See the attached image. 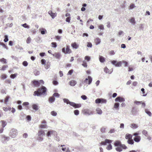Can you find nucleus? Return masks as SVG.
I'll return each instance as SVG.
<instances>
[{"label":"nucleus","mask_w":152,"mask_h":152,"mask_svg":"<svg viewBox=\"0 0 152 152\" xmlns=\"http://www.w3.org/2000/svg\"><path fill=\"white\" fill-rule=\"evenodd\" d=\"M114 146L116 147V150L118 152H121L123 149H126L127 148V146L124 144H121V142L119 140H116L114 142Z\"/></svg>","instance_id":"obj_1"},{"label":"nucleus","mask_w":152,"mask_h":152,"mask_svg":"<svg viewBox=\"0 0 152 152\" xmlns=\"http://www.w3.org/2000/svg\"><path fill=\"white\" fill-rule=\"evenodd\" d=\"M47 89L44 86H42L41 87L38 88L37 91L34 92L33 95L35 96H40L46 94Z\"/></svg>","instance_id":"obj_2"},{"label":"nucleus","mask_w":152,"mask_h":152,"mask_svg":"<svg viewBox=\"0 0 152 152\" xmlns=\"http://www.w3.org/2000/svg\"><path fill=\"white\" fill-rule=\"evenodd\" d=\"M111 63L115 66V67H120L121 66L122 63L124 64V67H126L128 66V62L124 60L122 61L118 62L116 60H114L110 61Z\"/></svg>","instance_id":"obj_3"},{"label":"nucleus","mask_w":152,"mask_h":152,"mask_svg":"<svg viewBox=\"0 0 152 152\" xmlns=\"http://www.w3.org/2000/svg\"><path fill=\"white\" fill-rule=\"evenodd\" d=\"M63 100L64 103H66L67 104H69L70 105L72 106L75 108H79L81 106V104H76L75 102H70L67 99H63Z\"/></svg>","instance_id":"obj_4"},{"label":"nucleus","mask_w":152,"mask_h":152,"mask_svg":"<svg viewBox=\"0 0 152 152\" xmlns=\"http://www.w3.org/2000/svg\"><path fill=\"white\" fill-rule=\"evenodd\" d=\"M17 135V132L16 129H12L10 131L9 135L12 138L15 137Z\"/></svg>","instance_id":"obj_5"},{"label":"nucleus","mask_w":152,"mask_h":152,"mask_svg":"<svg viewBox=\"0 0 152 152\" xmlns=\"http://www.w3.org/2000/svg\"><path fill=\"white\" fill-rule=\"evenodd\" d=\"M62 52L65 54H69L71 53L72 51L70 49L69 46L67 45L66 49L65 48H62Z\"/></svg>","instance_id":"obj_6"},{"label":"nucleus","mask_w":152,"mask_h":152,"mask_svg":"<svg viewBox=\"0 0 152 152\" xmlns=\"http://www.w3.org/2000/svg\"><path fill=\"white\" fill-rule=\"evenodd\" d=\"M106 100L103 98H98L95 100V103L96 104L106 103Z\"/></svg>","instance_id":"obj_7"},{"label":"nucleus","mask_w":152,"mask_h":152,"mask_svg":"<svg viewBox=\"0 0 152 152\" xmlns=\"http://www.w3.org/2000/svg\"><path fill=\"white\" fill-rule=\"evenodd\" d=\"M57 135V132L53 130H50L48 131L47 134V136L48 137H50L51 135L55 136Z\"/></svg>","instance_id":"obj_8"},{"label":"nucleus","mask_w":152,"mask_h":152,"mask_svg":"<svg viewBox=\"0 0 152 152\" xmlns=\"http://www.w3.org/2000/svg\"><path fill=\"white\" fill-rule=\"evenodd\" d=\"M92 78L90 76H88V78H86L84 81L85 83L88 84L89 85L90 84L92 81Z\"/></svg>","instance_id":"obj_9"},{"label":"nucleus","mask_w":152,"mask_h":152,"mask_svg":"<svg viewBox=\"0 0 152 152\" xmlns=\"http://www.w3.org/2000/svg\"><path fill=\"white\" fill-rule=\"evenodd\" d=\"M112 141L111 140L106 139L104 141L101 142L100 144L101 145H107V144H108V143H112Z\"/></svg>","instance_id":"obj_10"},{"label":"nucleus","mask_w":152,"mask_h":152,"mask_svg":"<svg viewBox=\"0 0 152 152\" xmlns=\"http://www.w3.org/2000/svg\"><path fill=\"white\" fill-rule=\"evenodd\" d=\"M52 55L58 59H60L61 57V55L59 53H55L54 54H52Z\"/></svg>","instance_id":"obj_11"},{"label":"nucleus","mask_w":152,"mask_h":152,"mask_svg":"<svg viewBox=\"0 0 152 152\" xmlns=\"http://www.w3.org/2000/svg\"><path fill=\"white\" fill-rule=\"evenodd\" d=\"M115 102H124L125 100L124 98L121 97V96H118L115 99Z\"/></svg>","instance_id":"obj_12"},{"label":"nucleus","mask_w":152,"mask_h":152,"mask_svg":"<svg viewBox=\"0 0 152 152\" xmlns=\"http://www.w3.org/2000/svg\"><path fill=\"white\" fill-rule=\"evenodd\" d=\"M83 113L85 115H92L93 114L92 112L90 110L88 109L84 110Z\"/></svg>","instance_id":"obj_13"},{"label":"nucleus","mask_w":152,"mask_h":152,"mask_svg":"<svg viewBox=\"0 0 152 152\" xmlns=\"http://www.w3.org/2000/svg\"><path fill=\"white\" fill-rule=\"evenodd\" d=\"M48 13L50 15L53 19L57 15L56 13H53L52 12V11L51 10L49 11Z\"/></svg>","instance_id":"obj_14"},{"label":"nucleus","mask_w":152,"mask_h":152,"mask_svg":"<svg viewBox=\"0 0 152 152\" xmlns=\"http://www.w3.org/2000/svg\"><path fill=\"white\" fill-rule=\"evenodd\" d=\"M37 135L38 136L42 137L45 135V133L44 131L41 129L38 131Z\"/></svg>","instance_id":"obj_15"},{"label":"nucleus","mask_w":152,"mask_h":152,"mask_svg":"<svg viewBox=\"0 0 152 152\" xmlns=\"http://www.w3.org/2000/svg\"><path fill=\"white\" fill-rule=\"evenodd\" d=\"M32 82L35 87H38L39 86V82L38 80H34Z\"/></svg>","instance_id":"obj_16"},{"label":"nucleus","mask_w":152,"mask_h":152,"mask_svg":"<svg viewBox=\"0 0 152 152\" xmlns=\"http://www.w3.org/2000/svg\"><path fill=\"white\" fill-rule=\"evenodd\" d=\"M55 100V98L53 96H52L49 97L48 99V101L50 103H53L54 102Z\"/></svg>","instance_id":"obj_17"},{"label":"nucleus","mask_w":152,"mask_h":152,"mask_svg":"<svg viewBox=\"0 0 152 152\" xmlns=\"http://www.w3.org/2000/svg\"><path fill=\"white\" fill-rule=\"evenodd\" d=\"M141 140V137L140 136L135 137L134 138V140L136 142H139Z\"/></svg>","instance_id":"obj_18"},{"label":"nucleus","mask_w":152,"mask_h":152,"mask_svg":"<svg viewBox=\"0 0 152 152\" xmlns=\"http://www.w3.org/2000/svg\"><path fill=\"white\" fill-rule=\"evenodd\" d=\"M33 109L35 111H37L38 110V107L37 104H33L32 106Z\"/></svg>","instance_id":"obj_19"},{"label":"nucleus","mask_w":152,"mask_h":152,"mask_svg":"<svg viewBox=\"0 0 152 152\" xmlns=\"http://www.w3.org/2000/svg\"><path fill=\"white\" fill-rule=\"evenodd\" d=\"M39 31L41 32L42 34L43 35L47 32L46 30L44 28H41L40 29Z\"/></svg>","instance_id":"obj_20"},{"label":"nucleus","mask_w":152,"mask_h":152,"mask_svg":"<svg viewBox=\"0 0 152 152\" xmlns=\"http://www.w3.org/2000/svg\"><path fill=\"white\" fill-rule=\"evenodd\" d=\"M129 22L133 25H134L135 24L136 22L134 18H132L129 20Z\"/></svg>","instance_id":"obj_21"},{"label":"nucleus","mask_w":152,"mask_h":152,"mask_svg":"<svg viewBox=\"0 0 152 152\" xmlns=\"http://www.w3.org/2000/svg\"><path fill=\"white\" fill-rule=\"evenodd\" d=\"M145 112L148 115L151 117L152 115L151 112L147 109H145Z\"/></svg>","instance_id":"obj_22"},{"label":"nucleus","mask_w":152,"mask_h":152,"mask_svg":"<svg viewBox=\"0 0 152 152\" xmlns=\"http://www.w3.org/2000/svg\"><path fill=\"white\" fill-rule=\"evenodd\" d=\"M136 112H137L136 108L134 107H133L132 108V110H131V113H132V114L134 115L136 113Z\"/></svg>","instance_id":"obj_23"},{"label":"nucleus","mask_w":152,"mask_h":152,"mask_svg":"<svg viewBox=\"0 0 152 152\" xmlns=\"http://www.w3.org/2000/svg\"><path fill=\"white\" fill-rule=\"evenodd\" d=\"M71 46L73 48L76 49L78 48V45L75 42L71 44Z\"/></svg>","instance_id":"obj_24"},{"label":"nucleus","mask_w":152,"mask_h":152,"mask_svg":"<svg viewBox=\"0 0 152 152\" xmlns=\"http://www.w3.org/2000/svg\"><path fill=\"white\" fill-rule=\"evenodd\" d=\"M77 82L76 81L74 80H72L69 82V84L72 86H75Z\"/></svg>","instance_id":"obj_25"},{"label":"nucleus","mask_w":152,"mask_h":152,"mask_svg":"<svg viewBox=\"0 0 152 152\" xmlns=\"http://www.w3.org/2000/svg\"><path fill=\"white\" fill-rule=\"evenodd\" d=\"M99 59L101 63H104L105 61V58L102 56H99Z\"/></svg>","instance_id":"obj_26"},{"label":"nucleus","mask_w":152,"mask_h":152,"mask_svg":"<svg viewBox=\"0 0 152 152\" xmlns=\"http://www.w3.org/2000/svg\"><path fill=\"white\" fill-rule=\"evenodd\" d=\"M104 71L107 73H108L109 74H110L113 72V69H112V71H111L110 72L109 69H108L107 67H106L104 68Z\"/></svg>","instance_id":"obj_27"},{"label":"nucleus","mask_w":152,"mask_h":152,"mask_svg":"<svg viewBox=\"0 0 152 152\" xmlns=\"http://www.w3.org/2000/svg\"><path fill=\"white\" fill-rule=\"evenodd\" d=\"M132 137V135L130 134H126L125 135V138L126 139H131Z\"/></svg>","instance_id":"obj_28"},{"label":"nucleus","mask_w":152,"mask_h":152,"mask_svg":"<svg viewBox=\"0 0 152 152\" xmlns=\"http://www.w3.org/2000/svg\"><path fill=\"white\" fill-rule=\"evenodd\" d=\"M95 42L96 45H98L100 43V39L99 38H97L95 40Z\"/></svg>","instance_id":"obj_29"},{"label":"nucleus","mask_w":152,"mask_h":152,"mask_svg":"<svg viewBox=\"0 0 152 152\" xmlns=\"http://www.w3.org/2000/svg\"><path fill=\"white\" fill-rule=\"evenodd\" d=\"M111 143H108V145L107 147L106 148L108 150H110L112 149V146L111 144Z\"/></svg>","instance_id":"obj_30"},{"label":"nucleus","mask_w":152,"mask_h":152,"mask_svg":"<svg viewBox=\"0 0 152 152\" xmlns=\"http://www.w3.org/2000/svg\"><path fill=\"white\" fill-rule=\"evenodd\" d=\"M96 113L98 114L101 115L102 113V111L99 108H97L96 109Z\"/></svg>","instance_id":"obj_31"},{"label":"nucleus","mask_w":152,"mask_h":152,"mask_svg":"<svg viewBox=\"0 0 152 152\" xmlns=\"http://www.w3.org/2000/svg\"><path fill=\"white\" fill-rule=\"evenodd\" d=\"M127 142L130 145H133L134 143V141L132 139L128 140Z\"/></svg>","instance_id":"obj_32"},{"label":"nucleus","mask_w":152,"mask_h":152,"mask_svg":"<svg viewBox=\"0 0 152 152\" xmlns=\"http://www.w3.org/2000/svg\"><path fill=\"white\" fill-rule=\"evenodd\" d=\"M21 26L25 28H30L29 25H28L27 23H25L23 24H22Z\"/></svg>","instance_id":"obj_33"},{"label":"nucleus","mask_w":152,"mask_h":152,"mask_svg":"<svg viewBox=\"0 0 152 152\" xmlns=\"http://www.w3.org/2000/svg\"><path fill=\"white\" fill-rule=\"evenodd\" d=\"M141 91L142 92V93L143 94L142 96H146L147 95V94L145 93V91L144 88H142L141 89Z\"/></svg>","instance_id":"obj_34"},{"label":"nucleus","mask_w":152,"mask_h":152,"mask_svg":"<svg viewBox=\"0 0 152 152\" xmlns=\"http://www.w3.org/2000/svg\"><path fill=\"white\" fill-rule=\"evenodd\" d=\"M131 127L133 129H136L138 127V126L135 124H131Z\"/></svg>","instance_id":"obj_35"},{"label":"nucleus","mask_w":152,"mask_h":152,"mask_svg":"<svg viewBox=\"0 0 152 152\" xmlns=\"http://www.w3.org/2000/svg\"><path fill=\"white\" fill-rule=\"evenodd\" d=\"M50 63H47V64H45V67L46 69H48L50 66Z\"/></svg>","instance_id":"obj_36"},{"label":"nucleus","mask_w":152,"mask_h":152,"mask_svg":"<svg viewBox=\"0 0 152 152\" xmlns=\"http://www.w3.org/2000/svg\"><path fill=\"white\" fill-rule=\"evenodd\" d=\"M119 105H120V104L119 103H118V102L115 103L114 104V108L115 109L118 108L119 107Z\"/></svg>","instance_id":"obj_37"},{"label":"nucleus","mask_w":152,"mask_h":152,"mask_svg":"<svg viewBox=\"0 0 152 152\" xmlns=\"http://www.w3.org/2000/svg\"><path fill=\"white\" fill-rule=\"evenodd\" d=\"M17 74L15 73L14 74H12L10 75V77L12 79H14L17 76Z\"/></svg>","instance_id":"obj_38"},{"label":"nucleus","mask_w":152,"mask_h":152,"mask_svg":"<svg viewBox=\"0 0 152 152\" xmlns=\"http://www.w3.org/2000/svg\"><path fill=\"white\" fill-rule=\"evenodd\" d=\"M53 96L54 97H56L58 98L60 96V94L57 93H55L53 94Z\"/></svg>","instance_id":"obj_39"},{"label":"nucleus","mask_w":152,"mask_h":152,"mask_svg":"<svg viewBox=\"0 0 152 152\" xmlns=\"http://www.w3.org/2000/svg\"><path fill=\"white\" fill-rule=\"evenodd\" d=\"M142 134H143L145 136H148V132L147 131L145 130H143L142 131Z\"/></svg>","instance_id":"obj_40"},{"label":"nucleus","mask_w":152,"mask_h":152,"mask_svg":"<svg viewBox=\"0 0 152 152\" xmlns=\"http://www.w3.org/2000/svg\"><path fill=\"white\" fill-rule=\"evenodd\" d=\"M7 60L4 58H2L0 59V61L1 62H3L4 64H6L7 62H6Z\"/></svg>","instance_id":"obj_41"},{"label":"nucleus","mask_w":152,"mask_h":152,"mask_svg":"<svg viewBox=\"0 0 152 152\" xmlns=\"http://www.w3.org/2000/svg\"><path fill=\"white\" fill-rule=\"evenodd\" d=\"M53 116H55L57 115V113L54 111H53L50 113Z\"/></svg>","instance_id":"obj_42"},{"label":"nucleus","mask_w":152,"mask_h":152,"mask_svg":"<svg viewBox=\"0 0 152 152\" xmlns=\"http://www.w3.org/2000/svg\"><path fill=\"white\" fill-rule=\"evenodd\" d=\"M47 126L46 124H42L39 125V128L41 129H42L43 128H46Z\"/></svg>","instance_id":"obj_43"},{"label":"nucleus","mask_w":152,"mask_h":152,"mask_svg":"<svg viewBox=\"0 0 152 152\" xmlns=\"http://www.w3.org/2000/svg\"><path fill=\"white\" fill-rule=\"evenodd\" d=\"M74 113L75 115H77L79 114V110H76L74 111Z\"/></svg>","instance_id":"obj_44"},{"label":"nucleus","mask_w":152,"mask_h":152,"mask_svg":"<svg viewBox=\"0 0 152 152\" xmlns=\"http://www.w3.org/2000/svg\"><path fill=\"white\" fill-rule=\"evenodd\" d=\"M82 65L84 67H86L87 66V63L85 61H83Z\"/></svg>","instance_id":"obj_45"},{"label":"nucleus","mask_w":152,"mask_h":152,"mask_svg":"<svg viewBox=\"0 0 152 152\" xmlns=\"http://www.w3.org/2000/svg\"><path fill=\"white\" fill-rule=\"evenodd\" d=\"M43 139V138L42 136H38L37 138V140L39 141H42Z\"/></svg>","instance_id":"obj_46"},{"label":"nucleus","mask_w":152,"mask_h":152,"mask_svg":"<svg viewBox=\"0 0 152 152\" xmlns=\"http://www.w3.org/2000/svg\"><path fill=\"white\" fill-rule=\"evenodd\" d=\"M2 122V126L3 128L7 124L5 121H1Z\"/></svg>","instance_id":"obj_47"},{"label":"nucleus","mask_w":152,"mask_h":152,"mask_svg":"<svg viewBox=\"0 0 152 152\" xmlns=\"http://www.w3.org/2000/svg\"><path fill=\"white\" fill-rule=\"evenodd\" d=\"M10 98V97L9 96H7L6 97L4 101V102L5 104H7L6 103L8 102L9 99Z\"/></svg>","instance_id":"obj_48"},{"label":"nucleus","mask_w":152,"mask_h":152,"mask_svg":"<svg viewBox=\"0 0 152 152\" xmlns=\"http://www.w3.org/2000/svg\"><path fill=\"white\" fill-rule=\"evenodd\" d=\"M5 38L4 39V41L5 42H7L8 41V36L7 35H5L4 36Z\"/></svg>","instance_id":"obj_49"},{"label":"nucleus","mask_w":152,"mask_h":152,"mask_svg":"<svg viewBox=\"0 0 152 152\" xmlns=\"http://www.w3.org/2000/svg\"><path fill=\"white\" fill-rule=\"evenodd\" d=\"M6 136L4 135H1V138L2 139V141H3V142H4V141H6Z\"/></svg>","instance_id":"obj_50"},{"label":"nucleus","mask_w":152,"mask_h":152,"mask_svg":"<svg viewBox=\"0 0 152 152\" xmlns=\"http://www.w3.org/2000/svg\"><path fill=\"white\" fill-rule=\"evenodd\" d=\"M85 59L87 60L88 61H89L91 59V58L88 56H86L85 57Z\"/></svg>","instance_id":"obj_51"},{"label":"nucleus","mask_w":152,"mask_h":152,"mask_svg":"<svg viewBox=\"0 0 152 152\" xmlns=\"http://www.w3.org/2000/svg\"><path fill=\"white\" fill-rule=\"evenodd\" d=\"M41 62L42 64L44 65V66L46 64V60L43 59H42L41 61Z\"/></svg>","instance_id":"obj_52"},{"label":"nucleus","mask_w":152,"mask_h":152,"mask_svg":"<svg viewBox=\"0 0 152 152\" xmlns=\"http://www.w3.org/2000/svg\"><path fill=\"white\" fill-rule=\"evenodd\" d=\"M1 45L2 46L5 48L8 49L7 47L3 42H1Z\"/></svg>","instance_id":"obj_53"},{"label":"nucleus","mask_w":152,"mask_h":152,"mask_svg":"<svg viewBox=\"0 0 152 152\" xmlns=\"http://www.w3.org/2000/svg\"><path fill=\"white\" fill-rule=\"evenodd\" d=\"M52 47L54 48H56L57 47V43L56 42H52L51 43Z\"/></svg>","instance_id":"obj_54"},{"label":"nucleus","mask_w":152,"mask_h":152,"mask_svg":"<svg viewBox=\"0 0 152 152\" xmlns=\"http://www.w3.org/2000/svg\"><path fill=\"white\" fill-rule=\"evenodd\" d=\"M8 66L7 65H3L2 66V68L1 69V70L3 71L5 70L6 69V68Z\"/></svg>","instance_id":"obj_55"},{"label":"nucleus","mask_w":152,"mask_h":152,"mask_svg":"<svg viewBox=\"0 0 152 152\" xmlns=\"http://www.w3.org/2000/svg\"><path fill=\"white\" fill-rule=\"evenodd\" d=\"M134 103L137 105L140 104L142 103V101H135L134 102Z\"/></svg>","instance_id":"obj_56"},{"label":"nucleus","mask_w":152,"mask_h":152,"mask_svg":"<svg viewBox=\"0 0 152 152\" xmlns=\"http://www.w3.org/2000/svg\"><path fill=\"white\" fill-rule=\"evenodd\" d=\"M22 64L25 66H26L28 65V63L26 61H24L23 62Z\"/></svg>","instance_id":"obj_57"},{"label":"nucleus","mask_w":152,"mask_h":152,"mask_svg":"<svg viewBox=\"0 0 152 152\" xmlns=\"http://www.w3.org/2000/svg\"><path fill=\"white\" fill-rule=\"evenodd\" d=\"M31 41V38L30 37H28L26 40V43L27 44H29L30 43Z\"/></svg>","instance_id":"obj_58"},{"label":"nucleus","mask_w":152,"mask_h":152,"mask_svg":"<svg viewBox=\"0 0 152 152\" xmlns=\"http://www.w3.org/2000/svg\"><path fill=\"white\" fill-rule=\"evenodd\" d=\"M81 98L84 100H86L87 99V97L85 95H82L81 96Z\"/></svg>","instance_id":"obj_59"},{"label":"nucleus","mask_w":152,"mask_h":152,"mask_svg":"<svg viewBox=\"0 0 152 152\" xmlns=\"http://www.w3.org/2000/svg\"><path fill=\"white\" fill-rule=\"evenodd\" d=\"M135 7L134 4H132L130 5L129 7L131 9H132Z\"/></svg>","instance_id":"obj_60"},{"label":"nucleus","mask_w":152,"mask_h":152,"mask_svg":"<svg viewBox=\"0 0 152 152\" xmlns=\"http://www.w3.org/2000/svg\"><path fill=\"white\" fill-rule=\"evenodd\" d=\"M87 47L89 48H91L92 46V44L90 42H88L87 43Z\"/></svg>","instance_id":"obj_61"},{"label":"nucleus","mask_w":152,"mask_h":152,"mask_svg":"<svg viewBox=\"0 0 152 152\" xmlns=\"http://www.w3.org/2000/svg\"><path fill=\"white\" fill-rule=\"evenodd\" d=\"M99 28L100 30H103L104 29V26L103 25H100L99 26Z\"/></svg>","instance_id":"obj_62"},{"label":"nucleus","mask_w":152,"mask_h":152,"mask_svg":"<svg viewBox=\"0 0 152 152\" xmlns=\"http://www.w3.org/2000/svg\"><path fill=\"white\" fill-rule=\"evenodd\" d=\"M26 118L28 121H30L31 120V117L29 115H27Z\"/></svg>","instance_id":"obj_63"},{"label":"nucleus","mask_w":152,"mask_h":152,"mask_svg":"<svg viewBox=\"0 0 152 152\" xmlns=\"http://www.w3.org/2000/svg\"><path fill=\"white\" fill-rule=\"evenodd\" d=\"M29 104V103L28 102H25L23 103V106L26 107Z\"/></svg>","instance_id":"obj_64"}]
</instances>
